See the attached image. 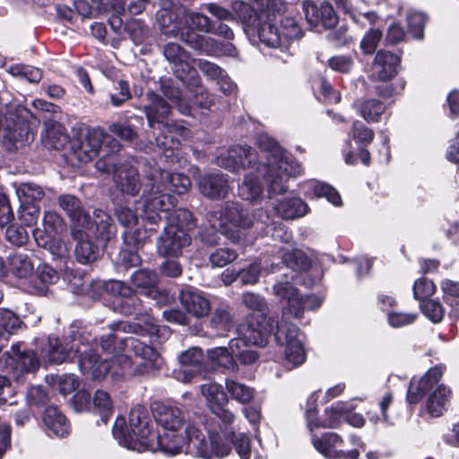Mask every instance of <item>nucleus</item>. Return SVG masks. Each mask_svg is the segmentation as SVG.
<instances>
[{"instance_id":"25","label":"nucleus","mask_w":459,"mask_h":459,"mask_svg":"<svg viewBox=\"0 0 459 459\" xmlns=\"http://www.w3.org/2000/svg\"><path fill=\"white\" fill-rule=\"evenodd\" d=\"M180 303L195 317H204L211 311L210 301L197 290L186 288L180 291Z\"/></svg>"},{"instance_id":"31","label":"nucleus","mask_w":459,"mask_h":459,"mask_svg":"<svg viewBox=\"0 0 459 459\" xmlns=\"http://www.w3.org/2000/svg\"><path fill=\"white\" fill-rule=\"evenodd\" d=\"M400 59H373L368 74L372 81L386 82L396 76L400 68Z\"/></svg>"},{"instance_id":"64","label":"nucleus","mask_w":459,"mask_h":459,"mask_svg":"<svg viewBox=\"0 0 459 459\" xmlns=\"http://www.w3.org/2000/svg\"><path fill=\"white\" fill-rule=\"evenodd\" d=\"M443 375L439 367L430 368L420 380L415 381L418 388L423 390L426 394L436 388L438 381Z\"/></svg>"},{"instance_id":"59","label":"nucleus","mask_w":459,"mask_h":459,"mask_svg":"<svg viewBox=\"0 0 459 459\" xmlns=\"http://www.w3.org/2000/svg\"><path fill=\"white\" fill-rule=\"evenodd\" d=\"M241 299L243 305L248 309L257 312L256 315H266L267 302L264 297L254 292H244Z\"/></svg>"},{"instance_id":"61","label":"nucleus","mask_w":459,"mask_h":459,"mask_svg":"<svg viewBox=\"0 0 459 459\" xmlns=\"http://www.w3.org/2000/svg\"><path fill=\"white\" fill-rule=\"evenodd\" d=\"M436 287L432 281L422 277L417 280L413 285L414 299L420 301H426L435 293Z\"/></svg>"},{"instance_id":"15","label":"nucleus","mask_w":459,"mask_h":459,"mask_svg":"<svg viewBox=\"0 0 459 459\" xmlns=\"http://www.w3.org/2000/svg\"><path fill=\"white\" fill-rule=\"evenodd\" d=\"M78 367L82 375L89 376L93 380L100 381L110 370V361L102 359L96 351L87 345L77 347Z\"/></svg>"},{"instance_id":"38","label":"nucleus","mask_w":459,"mask_h":459,"mask_svg":"<svg viewBox=\"0 0 459 459\" xmlns=\"http://www.w3.org/2000/svg\"><path fill=\"white\" fill-rule=\"evenodd\" d=\"M231 10L234 20L239 21L245 26L247 32L255 29V22L259 21V15L250 4L236 0L231 4Z\"/></svg>"},{"instance_id":"62","label":"nucleus","mask_w":459,"mask_h":459,"mask_svg":"<svg viewBox=\"0 0 459 459\" xmlns=\"http://www.w3.org/2000/svg\"><path fill=\"white\" fill-rule=\"evenodd\" d=\"M114 215L117 221L125 228H134L138 222L136 212L127 206L119 204L114 209Z\"/></svg>"},{"instance_id":"10","label":"nucleus","mask_w":459,"mask_h":459,"mask_svg":"<svg viewBox=\"0 0 459 459\" xmlns=\"http://www.w3.org/2000/svg\"><path fill=\"white\" fill-rule=\"evenodd\" d=\"M148 104L143 107L148 126L154 127L155 124H161V134L156 136V145L164 151H172L177 149L179 142L174 138L171 134V127L168 124H163L170 112L171 108L164 99L153 91H148L147 94Z\"/></svg>"},{"instance_id":"2","label":"nucleus","mask_w":459,"mask_h":459,"mask_svg":"<svg viewBox=\"0 0 459 459\" xmlns=\"http://www.w3.org/2000/svg\"><path fill=\"white\" fill-rule=\"evenodd\" d=\"M142 218L150 224L161 221L160 212H168L175 206V198L169 193L183 195L191 186L190 178L181 173H169L156 164H146L144 171Z\"/></svg>"},{"instance_id":"55","label":"nucleus","mask_w":459,"mask_h":459,"mask_svg":"<svg viewBox=\"0 0 459 459\" xmlns=\"http://www.w3.org/2000/svg\"><path fill=\"white\" fill-rule=\"evenodd\" d=\"M426 22L427 17L422 13L411 11L407 15L408 30L415 39L420 40L423 39Z\"/></svg>"},{"instance_id":"34","label":"nucleus","mask_w":459,"mask_h":459,"mask_svg":"<svg viewBox=\"0 0 459 459\" xmlns=\"http://www.w3.org/2000/svg\"><path fill=\"white\" fill-rule=\"evenodd\" d=\"M277 213L283 219L293 220L304 216L308 210L305 202L300 198H285L275 204Z\"/></svg>"},{"instance_id":"57","label":"nucleus","mask_w":459,"mask_h":459,"mask_svg":"<svg viewBox=\"0 0 459 459\" xmlns=\"http://www.w3.org/2000/svg\"><path fill=\"white\" fill-rule=\"evenodd\" d=\"M227 438H230L236 452L242 459H249L251 456V440L244 433L236 434L234 431H230Z\"/></svg>"},{"instance_id":"49","label":"nucleus","mask_w":459,"mask_h":459,"mask_svg":"<svg viewBox=\"0 0 459 459\" xmlns=\"http://www.w3.org/2000/svg\"><path fill=\"white\" fill-rule=\"evenodd\" d=\"M160 90L164 96L177 105L178 109L182 114L190 112V105L187 100L183 97L181 91L172 85L169 82L161 81Z\"/></svg>"},{"instance_id":"44","label":"nucleus","mask_w":459,"mask_h":459,"mask_svg":"<svg viewBox=\"0 0 459 459\" xmlns=\"http://www.w3.org/2000/svg\"><path fill=\"white\" fill-rule=\"evenodd\" d=\"M77 347L78 346L76 344H73L70 350H67L59 342L57 339L49 340L48 358L52 363H63L79 355V352H76Z\"/></svg>"},{"instance_id":"7","label":"nucleus","mask_w":459,"mask_h":459,"mask_svg":"<svg viewBox=\"0 0 459 459\" xmlns=\"http://www.w3.org/2000/svg\"><path fill=\"white\" fill-rule=\"evenodd\" d=\"M74 157L81 163H88L100 152H105V147L113 143V148H118L117 140L107 134L101 128L74 129L69 141Z\"/></svg>"},{"instance_id":"4","label":"nucleus","mask_w":459,"mask_h":459,"mask_svg":"<svg viewBox=\"0 0 459 459\" xmlns=\"http://www.w3.org/2000/svg\"><path fill=\"white\" fill-rule=\"evenodd\" d=\"M195 221L190 211L178 209L172 214L169 223L157 240V252L162 256L178 257L184 248L191 244L189 232L195 229Z\"/></svg>"},{"instance_id":"14","label":"nucleus","mask_w":459,"mask_h":459,"mask_svg":"<svg viewBox=\"0 0 459 459\" xmlns=\"http://www.w3.org/2000/svg\"><path fill=\"white\" fill-rule=\"evenodd\" d=\"M44 230L35 229L32 231L37 245L48 249L55 255H62L65 247L55 236L65 230V222L60 215L54 212H48L43 218Z\"/></svg>"},{"instance_id":"12","label":"nucleus","mask_w":459,"mask_h":459,"mask_svg":"<svg viewBox=\"0 0 459 459\" xmlns=\"http://www.w3.org/2000/svg\"><path fill=\"white\" fill-rule=\"evenodd\" d=\"M277 331L274 338L280 345H285L284 366L292 369L301 365L306 359V352L301 342L299 340V328L290 323L281 322L276 324Z\"/></svg>"},{"instance_id":"3","label":"nucleus","mask_w":459,"mask_h":459,"mask_svg":"<svg viewBox=\"0 0 459 459\" xmlns=\"http://www.w3.org/2000/svg\"><path fill=\"white\" fill-rule=\"evenodd\" d=\"M257 144L261 151L266 153L263 177L270 197L272 195L285 193L290 178L297 177L301 173L300 165L285 156L283 150L274 139L266 134H260L257 137Z\"/></svg>"},{"instance_id":"8","label":"nucleus","mask_w":459,"mask_h":459,"mask_svg":"<svg viewBox=\"0 0 459 459\" xmlns=\"http://www.w3.org/2000/svg\"><path fill=\"white\" fill-rule=\"evenodd\" d=\"M113 433L125 443L130 444L136 440L146 449H149L153 437L157 435L148 411L142 406H136L131 410L127 425L123 419L117 420Z\"/></svg>"},{"instance_id":"53","label":"nucleus","mask_w":459,"mask_h":459,"mask_svg":"<svg viewBox=\"0 0 459 459\" xmlns=\"http://www.w3.org/2000/svg\"><path fill=\"white\" fill-rule=\"evenodd\" d=\"M69 287L74 294H85L90 290L92 280L82 272L70 271L66 273Z\"/></svg>"},{"instance_id":"21","label":"nucleus","mask_w":459,"mask_h":459,"mask_svg":"<svg viewBox=\"0 0 459 459\" xmlns=\"http://www.w3.org/2000/svg\"><path fill=\"white\" fill-rule=\"evenodd\" d=\"M303 11L307 23L312 27H316L320 23L326 29L333 28L338 22V17L333 7L327 2H323L316 5L311 1L303 3Z\"/></svg>"},{"instance_id":"42","label":"nucleus","mask_w":459,"mask_h":459,"mask_svg":"<svg viewBox=\"0 0 459 459\" xmlns=\"http://www.w3.org/2000/svg\"><path fill=\"white\" fill-rule=\"evenodd\" d=\"M46 145L49 148L60 150L68 143V136L63 125L57 122L46 124Z\"/></svg>"},{"instance_id":"18","label":"nucleus","mask_w":459,"mask_h":459,"mask_svg":"<svg viewBox=\"0 0 459 459\" xmlns=\"http://www.w3.org/2000/svg\"><path fill=\"white\" fill-rule=\"evenodd\" d=\"M198 189L204 197L212 201H220L228 197L231 187L228 175L208 173L200 177Z\"/></svg>"},{"instance_id":"43","label":"nucleus","mask_w":459,"mask_h":459,"mask_svg":"<svg viewBox=\"0 0 459 459\" xmlns=\"http://www.w3.org/2000/svg\"><path fill=\"white\" fill-rule=\"evenodd\" d=\"M202 394L205 397L211 411L220 406H226L229 399L222 386L216 383L204 384L201 386Z\"/></svg>"},{"instance_id":"35","label":"nucleus","mask_w":459,"mask_h":459,"mask_svg":"<svg viewBox=\"0 0 459 459\" xmlns=\"http://www.w3.org/2000/svg\"><path fill=\"white\" fill-rule=\"evenodd\" d=\"M228 157L233 162L234 169H247L258 160L256 151L249 146H234L228 152Z\"/></svg>"},{"instance_id":"39","label":"nucleus","mask_w":459,"mask_h":459,"mask_svg":"<svg viewBox=\"0 0 459 459\" xmlns=\"http://www.w3.org/2000/svg\"><path fill=\"white\" fill-rule=\"evenodd\" d=\"M233 315L229 307H221L214 309L210 316L209 326L218 335H223L233 327Z\"/></svg>"},{"instance_id":"16","label":"nucleus","mask_w":459,"mask_h":459,"mask_svg":"<svg viewBox=\"0 0 459 459\" xmlns=\"http://www.w3.org/2000/svg\"><path fill=\"white\" fill-rule=\"evenodd\" d=\"M121 345L125 346L124 351L132 352L135 357L143 359V362L137 365L134 374H150L159 368V353L152 346L145 344L134 337H128L122 340Z\"/></svg>"},{"instance_id":"52","label":"nucleus","mask_w":459,"mask_h":459,"mask_svg":"<svg viewBox=\"0 0 459 459\" xmlns=\"http://www.w3.org/2000/svg\"><path fill=\"white\" fill-rule=\"evenodd\" d=\"M17 195L22 204H34V202L40 201L45 193L42 187L34 183H22L17 189Z\"/></svg>"},{"instance_id":"45","label":"nucleus","mask_w":459,"mask_h":459,"mask_svg":"<svg viewBox=\"0 0 459 459\" xmlns=\"http://www.w3.org/2000/svg\"><path fill=\"white\" fill-rule=\"evenodd\" d=\"M11 273L18 278L30 277L34 270V266L30 257L23 254H14L9 258Z\"/></svg>"},{"instance_id":"58","label":"nucleus","mask_w":459,"mask_h":459,"mask_svg":"<svg viewBox=\"0 0 459 459\" xmlns=\"http://www.w3.org/2000/svg\"><path fill=\"white\" fill-rule=\"evenodd\" d=\"M153 229H136L133 231L126 230L123 238L127 246L138 247L143 246L152 235Z\"/></svg>"},{"instance_id":"19","label":"nucleus","mask_w":459,"mask_h":459,"mask_svg":"<svg viewBox=\"0 0 459 459\" xmlns=\"http://www.w3.org/2000/svg\"><path fill=\"white\" fill-rule=\"evenodd\" d=\"M131 284L146 294L158 303L166 302L169 299V291L157 289L159 282L158 273L150 269L136 270L130 279Z\"/></svg>"},{"instance_id":"48","label":"nucleus","mask_w":459,"mask_h":459,"mask_svg":"<svg viewBox=\"0 0 459 459\" xmlns=\"http://www.w3.org/2000/svg\"><path fill=\"white\" fill-rule=\"evenodd\" d=\"M226 390L233 400L242 404L249 403L254 398V390L251 387L233 379L226 380Z\"/></svg>"},{"instance_id":"37","label":"nucleus","mask_w":459,"mask_h":459,"mask_svg":"<svg viewBox=\"0 0 459 459\" xmlns=\"http://www.w3.org/2000/svg\"><path fill=\"white\" fill-rule=\"evenodd\" d=\"M264 188L257 177L247 175L238 186L239 196L251 204H259L262 200Z\"/></svg>"},{"instance_id":"23","label":"nucleus","mask_w":459,"mask_h":459,"mask_svg":"<svg viewBox=\"0 0 459 459\" xmlns=\"http://www.w3.org/2000/svg\"><path fill=\"white\" fill-rule=\"evenodd\" d=\"M90 227L94 228L93 235L102 248L106 247L117 235V227L111 216L100 209L93 212V222H91Z\"/></svg>"},{"instance_id":"11","label":"nucleus","mask_w":459,"mask_h":459,"mask_svg":"<svg viewBox=\"0 0 459 459\" xmlns=\"http://www.w3.org/2000/svg\"><path fill=\"white\" fill-rule=\"evenodd\" d=\"M120 303L121 313L126 316L135 315L138 323L113 324V330L122 328L124 332L134 333L137 335H157L159 333V325L156 319L147 312H142V300L134 293L129 297H125Z\"/></svg>"},{"instance_id":"54","label":"nucleus","mask_w":459,"mask_h":459,"mask_svg":"<svg viewBox=\"0 0 459 459\" xmlns=\"http://www.w3.org/2000/svg\"><path fill=\"white\" fill-rule=\"evenodd\" d=\"M52 384L64 395L75 391L80 385L79 379L74 374L50 376Z\"/></svg>"},{"instance_id":"24","label":"nucleus","mask_w":459,"mask_h":459,"mask_svg":"<svg viewBox=\"0 0 459 459\" xmlns=\"http://www.w3.org/2000/svg\"><path fill=\"white\" fill-rule=\"evenodd\" d=\"M263 14H259V21L255 22L254 30L247 31L248 36L256 35L261 43L272 48H287V44L282 41L279 27H276L268 16L265 22H262Z\"/></svg>"},{"instance_id":"17","label":"nucleus","mask_w":459,"mask_h":459,"mask_svg":"<svg viewBox=\"0 0 459 459\" xmlns=\"http://www.w3.org/2000/svg\"><path fill=\"white\" fill-rule=\"evenodd\" d=\"M153 417L165 430H184L187 425H193L187 420V413L179 407L154 403L152 406Z\"/></svg>"},{"instance_id":"13","label":"nucleus","mask_w":459,"mask_h":459,"mask_svg":"<svg viewBox=\"0 0 459 459\" xmlns=\"http://www.w3.org/2000/svg\"><path fill=\"white\" fill-rule=\"evenodd\" d=\"M276 324L281 325L273 317H267V315L251 314L238 326V333L242 336L240 339L250 344L264 347L268 343L269 336L277 331Z\"/></svg>"},{"instance_id":"20","label":"nucleus","mask_w":459,"mask_h":459,"mask_svg":"<svg viewBox=\"0 0 459 459\" xmlns=\"http://www.w3.org/2000/svg\"><path fill=\"white\" fill-rule=\"evenodd\" d=\"M88 229L75 228L70 230L73 240L76 242L74 246L75 259L82 264H92L100 256V247L90 239L86 231Z\"/></svg>"},{"instance_id":"5","label":"nucleus","mask_w":459,"mask_h":459,"mask_svg":"<svg viewBox=\"0 0 459 459\" xmlns=\"http://www.w3.org/2000/svg\"><path fill=\"white\" fill-rule=\"evenodd\" d=\"M206 220L212 229H218L232 243L241 241L242 233L239 229H250L254 224L248 211L240 203L234 201L225 202L220 210L208 212Z\"/></svg>"},{"instance_id":"28","label":"nucleus","mask_w":459,"mask_h":459,"mask_svg":"<svg viewBox=\"0 0 459 459\" xmlns=\"http://www.w3.org/2000/svg\"><path fill=\"white\" fill-rule=\"evenodd\" d=\"M210 438L206 440L204 435L199 429L198 439H200L202 450H207V455H195L196 457L204 459H212L213 456L223 457L228 455L231 451V446L229 444L223 442L221 436L216 431L209 430Z\"/></svg>"},{"instance_id":"33","label":"nucleus","mask_w":459,"mask_h":459,"mask_svg":"<svg viewBox=\"0 0 459 459\" xmlns=\"http://www.w3.org/2000/svg\"><path fill=\"white\" fill-rule=\"evenodd\" d=\"M175 76L188 87H197L200 78L195 68L186 59H169Z\"/></svg>"},{"instance_id":"9","label":"nucleus","mask_w":459,"mask_h":459,"mask_svg":"<svg viewBox=\"0 0 459 459\" xmlns=\"http://www.w3.org/2000/svg\"><path fill=\"white\" fill-rule=\"evenodd\" d=\"M325 413H331V416L323 420L316 418V409L310 408L306 411L307 427L311 432L312 444L316 451L323 454L326 457H331L333 452L342 443V437L333 432H327L318 437L315 434V429L319 428H335L338 424L339 418L343 415L342 406L337 404L325 410Z\"/></svg>"},{"instance_id":"50","label":"nucleus","mask_w":459,"mask_h":459,"mask_svg":"<svg viewBox=\"0 0 459 459\" xmlns=\"http://www.w3.org/2000/svg\"><path fill=\"white\" fill-rule=\"evenodd\" d=\"M246 345V342L241 339H232L230 342V350L235 355V358L242 364V365H251L255 363L258 358L259 354L257 351L244 349L243 347Z\"/></svg>"},{"instance_id":"56","label":"nucleus","mask_w":459,"mask_h":459,"mask_svg":"<svg viewBox=\"0 0 459 459\" xmlns=\"http://www.w3.org/2000/svg\"><path fill=\"white\" fill-rule=\"evenodd\" d=\"M237 258L238 253L230 247L217 248L209 255V261L212 267H224Z\"/></svg>"},{"instance_id":"36","label":"nucleus","mask_w":459,"mask_h":459,"mask_svg":"<svg viewBox=\"0 0 459 459\" xmlns=\"http://www.w3.org/2000/svg\"><path fill=\"white\" fill-rule=\"evenodd\" d=\"M107 152H105L95 163L96 169L105 174H112L113 177L117 172L120 166H124L122 163L118 152L120 151V144L118 148H113V143H109L108 147H105Z\"/></svg>"},{"instance_id":"60","label":"nucleus","mask_w":459,"mask_h":459,"mask_svg":"<svg viewBox=\"0 0 459 459\" xmlns=\"http://www.w3.org/2000/svg\"><path fill=\"white\" fill-rule=\"evenodd\" d=\"M382 31L380 30H369L360 41L362 53L367 56L373 55L382 39Z\"/></svg>"},{"instance_id":"6","label":"nucleus","mask_w":459,"mask_h":459,"mask_svg":"<svg viewBox=\"0 0 459 459\" xmlns=\"http://www.w3.org/2000/svg\"><path fill=\"white\" fill-rule=\"evenodd\" d=\"M168 432L163 435L157 433L153 437L149 450L156 451L160 450L169 455H178L179 453H186L188 455H207V450H202L200 439H198L199 429L195 425H187L183 434L179 433L181 430H167Z\"/></svg>"},{"instance_id":"46","label":"nucleus","mask_w":459,"mask_h":459,"mask_svg":"<svg viewBox=\"0 0 459 459\" xmlns=\"http://www.w3.org/2000/svg\"><path fill=\"white\" fill-rule=\"evenodd\" d=\"M279 30L282 41L287 45L290 40L299 39L304 34L297 20L290 15L280 20Z\"/></svg>"},{"instance_id":"51","label":"nucleus","mask_w":459,"mask_h":459,"mask_svg":"<svg viewBox=\"0 0 459 459\" xmlns=\"http://www.w3.org/2000/svg\"><path fill=\"white\" fill-rule=\"evenodd\" d=\"M93 407L100 415L102 421H108L113 411V402L107 391L97 390L92 400Z\"/></svg>"},{"instance_id":"29","label":"nucleus","mask_w":459,"mask_h":459,"mask_svg":"<svg viewBox=\"0 0 459 459\" xmlns=\"http://www.w3.org/2000/svg\"><path fill=\"white\" fill-rule=\"evenodd\" d=\"M179 363L185 367L183 380L191 381L195 375L201 374L204 370V356L200 348L194 347L184 352L178 357Z\"/></svg>"},{"instance_id":"41","label":"nucleus","mask_w":459,"mask_h":459,"mask_svg":"<svg viewBox=\"0 0 459 459\" xmlns=\"http://www.w3.org/2000/svg\"><path fill=\"white\" fill-rule=\"evenodd\" d=\"M386 106L379 100L368 98L361 100L358 104L360 116L368 123H378L385 113Z\"/></svg>"},{"instance_id":"22","label":"nucleus","mask_w":459,"mask_h":459,"mask_svg":"<svg viewBox=\"0 0 459 459\" xmlns=\"http://www.w3.org/2000/svg\"><path fill=\"white\" fill-rule=\"evenodd\" d=\"M58 204L71 220L70 230L75 228H90L91 216L85 212L79 198L73 195H62L58 197Z\"/></svg>"},{"instance_id":"27","label":"nucleus","mask_w":459,"mask_h":459,"mask_svg":"<svg viewBox=\"0 0 459 459\" xmlns=\"http://www.w3.org/2000/svg\"><path fill=\"white\" fill-rule=\"evenodd\" d=\"M42 420L47 429L58 437H65L70 434L71 426L66 417L56 406L45 409Z\"/></svg>"},{"instance_id":"26","label":"nucleus","mask_w":459,"mask_h":459,"mask_svg":"<svg viewBox=\"0 0 459 459\" xmlns=\"http://www.w3.org/2000/svg\"><path fill=\"white\" fill-rule=\"evenodd\" d=\"M113 180L117 188L132 196L138 195L142 186L137 169L126 164L119 167Z\"/></svg>"},{"instance_id":"32","label":"nucleus","mask_w":459,"mask_h":459,"mask_svg":"<svg viewBox=\"0 0 459 459\" xmlns=\"http://www.w3.org/2000/svg\"><path fill=\"white\" fill-rule=\"evenodd\" d=\"M451 390L444 385H438L430 393L426 401V411L434 418L440 417L447 409Z\"/></svg>"},{"instance_id":"1","label":"nucleus","mask_w":459,"mask_h":459,"mask_svg":"<svg viewBox=\"0 0 459 459\" xmlns=\"http://www.w3.org/2000/svg\"><path fill=\"white\" fill-rule=\"evenodd\" d=\"M157 22L162 34L179 37L200 54L217 56L235 57L238 53L234 45L229 41L218 43L215 39L200 35L210 30V21L207 16L198 13H189L183 5H171L170 8L163 4L157 13Z\"/></svg>"},{"instance_id":"40","label":"nucleus","mask_w":459,"mask_h":459,"mask_svg":"<svg viewBox=\"0 0 459 459\" xmlns=\"http://www.w3.org/2000/svg\"><path fill=\"white\" fill-rule=\"evenodd\" d=\"M26 327L25 323L13 311L6 308L0 309V337L8 339L19 330Z\"/></svg>"},{"instance_id":"63","label":"nucleus","mask_w":459,"mask_h":459,"mask_svg":"<svg viewBox=\"0 0 459 459\" xmlns=\"http://www.w3.org/2000/svg\"><path fill=\"white\" fill-rule=\"evenodd\" d=\"M8 72L14 76L23 77L30 82H38L42 77L39 68L24 65H12L9 67Z\"/></svg>"},{"instance_id":"30","label":"nucleus","mask_w":459,"mask_h":459,"mask_svg":"<svg viewBox=\"0 0 459 459\" xmlns=\"http://www.w3.org/2000/svg\"><path fill=\"white\" fill-rule=\"evenodd\" d=\"M22 343L17 342L11 346L10 351L7 352L15 363L16 367L22 372H34L39 368V359L37 354L30 351L22 348Z\"/></svg>"},{"instance_id":"47","label":"nucleus","mask_w":459,"mask_h":459,"mask_svg":"<svg viewBox=\"0 0 459 459\" xmlns=\"http://www.w3.org/2000/svg\"><path fill=\"white\" fill-rule=\"evenodd\" d=\"M282 262L294 271H307L311 267V260L299 249L286 251L282 255Z\"/></svg>"}]
</instances>
